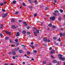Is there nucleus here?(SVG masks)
Returning a JSON list of instances; mask_svg holds the SVG:
<instances>
[{"instance_id": "nucleus-1", "label": "nucleus", "mask_w": 65, "mask_h": 65, "mask_svg": "<svg viewBox=\"0 0 65 65\" xmlns=\"http://www.w3.org/2000/svg\"><path fill=\"white\" fill-rule=\"evenodd\" d=\"M8 15V14L6 13H3L2 15V18H6L7 16V15Z\"/></svg>"}, {"instance_id": "nucleus-2", "label": "nucleus", "mask_w": 65, "mask_h": 65, "mask_svg": "<svg viewBox=\"0 0 65 65\" xmlns=\"http://www.w3.org/2000/svg\"><path fill=\"white\" fill-rule=\"evenodd\" d=\"M56 19V17L55 16H53V17H51L49 19L50 21H55V19Z\"/></svg>"}, {"instance_id": "nucleus-3", "label": "nucleus", "mask_w": 65, "mask_h": 65, "mask_svg": "<svg viewBox=\"0 0 65 65\" xmlns=\"http://www.w3.org/2000/svg\"><path fill=\"white\" fill-rule=\"evenodd\" d=\"M55 51L54 50H52L50 52L51 54H55Z\"/></svg>"}, {"instance_id": "nucleus-4", "label": "nucleus", "mask_w": 65, "mask_h": 65, "mask_svg": "<svg viewBox=\"0 0 65 65\" xmlns=\"http://www.w3.org/2000/svg\"><path fill=\"white\" fill-rule=\"evenodd\" d=\"M59 59H60V60H61L62 61H64L65 60V58L63 57H59Z\"/></svg>"}, {"instance_id": "nucleus-5", "label": "nucleus", "mask_w": 65, "mask_h": 65, "mask_svg": "<svg viewBox=\"0 0 65 65\" xmlns=\"http://www.w3.org/2000/svg\"><path fill=\"white\" fill-rule=\"evenodd\" d=\"M34 34L35 36H37V33L36 32H34Z\"/></svg>"}, {"instance_id": "nucleus-6", "label": "nucleus", "mask_w": 65, "mask_h": 65, "mask_svg": "<svg viewBox=\"0 0 65 65\" xmlns=\"http://www.w3.org/2000/svg\"><path fill=\"white\" fill-rule=\"evenodd\" d=\"M58 57H59V58H62V54H59L58 55Z\"/></svg>"}, {"instance_id": "nucleus-7", "label": "nucleus", "mask_w": 65, "mask_h": 65, "mask_svg": "<svg viewBox=\"0 0 65 65\" xmlns=\"http://www.w3.org/2000/svg\"><path fill=\"white\" fill-rule=\"evenodd\" d=\"M17 35H16V36H19V35H20V32H17Z\"/></svg>"}, {"instance_id": "nucleus-8", "label": "nucleus", "mask_w": 65, "mask_h": 65, "mask_svg": "<svg viewBox=\"0 0 65 65\" xmlns=\"http://www.w3.org/2000/svg\"><path fill=\"white\" fill-rule=\"evenodd\" d=\"M12 54H13V55H14V56H15L16 55V53H15V52H14V51H13L12 52Z\"/></svg>"}, {"instance_id": "nucleus-9", "label": "nucleus", "mask_w": 65, "mask_h": 65, "mask_svg": "<svg viewBox=\"0 0 65 65\" xmlns=\"http://www.w3.org/2000/svg\"><path fill=\"white\" fill-rule=\"evenodd\" d=\"M19 53H20V54H22V52H23V51L21 50H19Z\"/></svg>"}, {"instance_id": "nucleus-10", "label": "nucleus", "mask_w": 65, "mask_h": 65, "mask_svg": "<svg viewBox=\"0 0 65 65\" xmlns=\"http://www.w3.org/2000/svg\"><path fill=\"white\" fill-rule=\"evenodd\" d=\"M22 33H23V34H25L26 33V32L25 30H24L23 31Z\"/></svg>"}, {"instance_id": "nucleus-11", "label": "nucleus", "mask_w": 65, "mask_h": 65, "mask_svg": "<svg viewBox=\"0 0 65 65\" xmlns=\"http://www.w3.org/2000/svg\"><path fill=\"white\" fill-rule=\"evenodd\" d=\"M23 24L25 25V26H27V22H23Z\"/></svg>"}, {"instance_id": "nucleus-12", "label": "nucleus", "mask_w": 65, "mask_h": 65, "mask_svg": "<svg viewBox=\"0 0 65 65\" xmlns=\"http://www.w3.org/2000/svg\"><path fill=\"white\" fill-rule=\"evenodd\" d=\"M12 29H15L16 28V27L15 25H13L12 26Z\"/></svg>"}, {"instance_id": "nucleus-13", "label": "nucleus", "mask_w": 65, "mask_h": 65, "mask_svg": "<svg viewBox=\"0 0 65 65\" xmlns=\"http://www.w3.org/2000/svg\"><path fill=\"white\" fill-rule=\"evenodd\" d=\"M43 40L44 41H45V42H46L47 41V39L46 38H44L43 39Z\"/></svg>"}, {"instance_id": "nucleus-14", "label": "nucleus", "mask_w": 65, "mask_h": 65, "mask_svg": "<svg viewBox=\"0 0 65 65\" xmlns=\"http://www.w3.org/2000/svg\"><path fill=\"white\" fill-rule=\"evenodd\" d=\"M16 2H17V1H16L14 0L13 1V3L14 4H16Z\"/></svg>"}, {"instance_id": "nucleus-15", "label": "nucleus", "mask_w": 65, "mask_h": 65, "mask_svg": "<svg viewBox=\"0 0 65 65\" xmlns=\"http://www.w3.org/2000/svg\"><path fill=\"white\" fill-rule=\"evenodd\" d=\"M28 1L30 2V4H32V2L31 0H28Z\"/></svg>"}, {"instance_id": "nucleus-16", "label": "nucleus", "mask_w": 65, "mask_h": 65, "mask_svg": "<svg viewBox=\"0 0 65 65\" xmlns=\"http://www.w3.org/2000/svg\"><path fill=\"white\" fill-rule=\"evenodd\" d=\"M29 8L32 9V8H33V6H30L29 7Z\"/></svg>"}, {"instance_id": "nucleus-17", "label": "nucleus", "mask_w": 65, "mask_h": 65, "mask_svg": "<svg viewBox=\"0 0 65 65\" xmlns=\"http://www.w3.org/2000/svg\"><path fill=\"white\" fill-rule=\"evenodd\" d=\"M2 27H3V25L2 24H0V28L2 29Z\"/></svg>"}, {"instance_id": "nucleus-18", "label": "nucleus", "mask_w": 65, "mask_h": 65, "mask_svg": "<svg viewBox=\"0 0 65 65\" xmlns=\"http://www.w3.org/2000/svg\"><path fill=\"white\" fill-rule=\"evenodd\" d=\"M60 11L61 12V13H62V12H63V11H63L61 9H60Z\"/></svg>"}, {"instance_id": "nucleus-19", "label": "nucleus", "mask_w": 65, "mask_h": 65, "mask_svg": "<svg viewBox=\"0 0 65 65\" xmlns=\"http://www.w3.org/2000/svg\"><path fill=\"white\" fill-rule=\"evenodd\" d=\"M36 32L37 33L39 34V30H36Z\"/></svg>"}, {"instance_id": "nucleus-20", "label": "nucleus", "mask_w": 65, "mask_h": 65, "mask_svg": "<svg viewBox=\"0 0 65 65\" xmlns=\"http://www.w3.org/2000/svg\"><path fill=\"white\" fill-rule=\"evenodd\" d=\"M54 15H55V16H57V14L56 13H53Z\"/></svg>"}, {"instance_id": "nucleus-21", "label": "nucleus", "mask_w": 65, "mask_h": 65, "mask_svg": "<svg viewBox=\"0 0 65 65\" xmlns=\"http://www.w3.org/2000/svg\"><path fill=\"white\" fill-rule=\"evenodd\" d=\"M12 22L13 23H14V22H15V20L14 19H12Z\"/></svg>"}, {"instance_id": "nucleus-22", "label": "nucleus", "mask_w": 65, "mask_h": 65, "mask_svg": "<svg viewBox=\"0 0 65 65\" xmlns=\"http://www.w3.org/2000/svg\"><path fill=\"white\" fill-rule=\"evenodd\" d=\"M30 46L31 48H33V47H34V46L32 45H30Z\"/></svg>"}, {"instance_id": "nucleus-23", "label": "nucleus", "mask_w": 65, "mask_h": 65, "mask_svg": "<svg viewBox=\"0 0 65 65\" xmlns=\"http://www.w3.org/2000/svg\"><path fill=\"white\" fill-rule=\"evenodd\" d=\"M53 38L54 40H56V39H57V38H56V37H53Z\"/></svg>"}, {"instance_id": "nucleus-24", "label": "nucleus", "mask_w": 65, "mask_h": 65, "mask_svg": "<svg viewBox=\"0 0 65 65\" xmlns=\"http://www.w3.org/2000/svg\"><path fill=\"white\" fill-rule=\"evenodd\" d=\"M18 41H19V40L18 39H16L15 40V42H18Z\"/></svg>"}, {"instance_id": "nucleus-25", "label": "nucleus", "mask_w": 65, "mask_h": 65, "mask_svg": "<svg viewBox=\"0 0 65 65\" xmlns=\"http://www.w3.org/2000/svg\"><path fill=\"white\" fill-rule=\"evenodd\" d=\"M19 13V12L18 11H16L15 13V14H18Z\"/></svg>"}, {"instance_id": "nucleus-26", "label": "nucleus", "mask_w": 65, "mask_h": 65, "mask_svg": "<svg viewBox=\"0 0 65 65\" xmlns=\"http://www.w3.org/2000/svg\"><path fill=\"white\" fill-rule=\"evenodd\" d=\"M46 42H50V40L49 39L47 40Z\"/></svg>"}, {"instance_id": "nucleus-27", "label": "nucleus", "mask_w": 65, "mask_h": 65, "mask_svg": "<svg viewBox=\"0 0 65 65\" xmlns=\"http://www.w3.org/2000/svg\"><path fill=\"white\" fill-rule=\"evenodd\" d=\"M27 54L28 55H29V54H30V52H29L28 51H27Z\"/></svg>"}, {"instance_id": "nucleus-28", "label": "nucleus", "mask_w": 65, "mask_h": 65, "mask_svg": "<svg viewBox=\"0 0 65 65\" xmlns=\"http://www.w3.org/2000/svg\"><path fill=\"white\" fill-rule=\"evenodd\" d=\"M7 40L9 39V37H6L5 38Z\"/></svg>"}, {"instance_id": "nucleus-29", "label": "nucleus", "mask_w": 65, "mask_h": 65, "mask_svg": "<svg viewBox=\"0 0 65 65\" xmlns=\"http://www.w3.org/2000/svg\"><path fill=\"white\" fill-rule=\"evenodd\" d=\"M60 36H61V37H62V36H63V34H62V33H60Z\"/></svg>"}, {"instance_id": "nucleus-30", "label": "nucleus", "mask_w": 65, "mask_h": 65, "mask_svg": "<svg viewBox=\"0 0 65 65\" xmlns=\"http://www.w3.org/2000/svg\"><path fill=\"white\" fill-rule=\"evenodd\" d=\"M54 12L55 13H58V11L57 10H56L54 11Z\"/></svg>"}, {"instance_id": "nucleus-31", "label": "nucleus", "mask_w": 65, "mask_h": 65, "mask_svg": "<svg viewBox=\"0 0 65 65\" xmlns=\"http://www.w3.org/2000/svg\"><path fill=\"white\" fill-rule=\"evenodd\" d=\"M54 44H56V45H58V44H59V43H57L56 42H55Z\"/></svg>"}, {"instance_id": "nucleus-32", "label": "nucleus", "mask_w": 65, "mask_h": 65, "mask_svg": "<svg viewBox=\"0 0 65 65\" xmlns=\"http://www.w3.org/2000/svg\"><path fill=\"white\" fill-rule=\"evenodd\" d=\"M37 13H36L34 15V17H36V16H37Z\"/></svg>"}, {"instance_id": "nucleus-33", "label": "nucleus", "mask_w": 65, "mask_h": 65, "mask_svg": "<svg viewBox=\"0 0 65 65\" xmlns=\"http://www.w3.org/2000/svg\"><path fill=\"white\" fill-rule=\"evenodd\" d=\"M13 51H17V49L16 48H15L13 49Z\"/></svg>"}, {"instance_id": "nucleus-34", "label": "nucleus", "mask_w": 65, "mask_h": 65, "mask_svg": "<svg viewBox=\"0 0 65 65\" xmlns=\"http://www.w3.org/2000/svg\"><path fill=\"white\" fill-rule=\"evenodd\" d=\"M30 28V26H28L27 27V29H29Z\"/></svg>"}, {"instance_id": "nucleus-35", "label": "nucleus", "mask_w": 65, "mask_h": 65, "mask_svg": "<svg viewBox=\"0 0 65 65\" xmlns=\"http://www.w3.org/2000/svg\"><path fill=\"white\" fill-rule=\"evenodd\" d=\"M48 26H49V27H52V24H49Z\"/></svg>"}, {"instance_id": "nucleus-36", "label": "nucleus", "mask_w": 65, "mask_h": 65, "mask_svg": "<svg viewBox=\"0 0 65 65\" xmlns=\"http://www.w3.org/2000/svg\"><path fill=\"white\" fill-rule=\"evenodd\" d=\"M52 27H53V28H56V26H55L54 25H53V26H52Z\"/></svg>"}, {"instance_id": "nucleus-37", "label": "nucleus", "mask_w": 65, "mask_h": 65, "mask_svg": "<svg viewBox=\"0 0 65 65\" xmlns=\"http://www.w3.org/2000/svg\"><path fill=\"white\" fill-rule=\"evenodd\" d=\"M27 33L28 35H30V32L29 31H27Z\"/></svg>"}, {"instance_id": "nucleus-38", "label": "nucleus", "mask_w": 65, "mask_h": 65, "mask_svg": "<svg viewBox=\"0 0 65 65\" xmlns=\"http://www.w3.org/2000/svg\"><path fill=\"white\" fill-rule=\"evenodd\" d=\"M11 33V32H8V34L9 35V34H10Z\"/></svg>"}, {"instance_id": "nucleus-39", "label": "nucleus", "mask_w": 65, "mask_h": 65, "mask_svg": "<svg viewBox=\"0 0 65 65\" xmlns=\"http://www.w3.org/2000/svg\"><path fill=\"white\" fill-rule=\"evenodd\" d=\"M46 63V61H43V63L44 64H45Z\"/></svg>"}, {"instance_id": "nucleus-40", "label": "nucleus", "mask_w": 65, "mask_h": 65, "mask_svg": "<svg viewBox=\"0 0 65 65\" xmlns=\"http://www.w3.org/2000/svg\"><path fill=\"white\" fill-rule=\"evenodd\" d=\"M51 57L52 58H53V59H54V58H55V57H54V56H52V55H51Z\"/></svg>"}, {"instance_id": "nucleus-41", "label": "nucleus", "mask_w": 65, "mask_h": 65, "mask_svg": "<svg viewBox=\"0 0 65 65\" xmlns=\"http://www.w3.org/2000/svg\"><path fill=\"white\" fill-rule=\"evenodd\" d=\"M2 10L3 11V12H5L6 11L5 10V9H3Z\"/></svg>"}, {"instance_id": "nucleus-42", "label": "nucleus", "mask_w": 65, "mask_h": 65, "mask_svg": "<svg viewBox=\"0 0 65 65\" xmlns=\"http://www.w3.org/2000/svg\"><path fill=\"white\" fill-rule=\"evenodd\" d=\"M54 63H56L57 62V61L56 60H54L53 61Z\"/></svg>"}, {"instance_id": "nucleus-43", "label": "nucleus", "mask_w": 65, "mask_h": 65, "mask_svg": "<svg viewBox=\"0 0 65 65\" xmlns=\"http://www.w3.org/2000/svg\"><path fill=\"white\" fill-rule=\"evenodd\" d=\"M60 20H61V17L58 18V21H59V22H60Z\"/></svg>"}, {"instance_id": "nucleus-44", "label": "nucleus", "mask_w": 65, "mask_h": 65, "mask_svg": "<svg viewBox=\"0 0 65 65\" xmlns=\"http://www.w3.org/2000/svg\"><path fill=\"white\" fill-rule=\"evenodd\" d=\"M0 36L1 37H2L3 36V35H2V34H0Z\"/></svg>"}, {"instance_id": "nucleus-45", "label": "nucleus", "mask_w": 65, "mask_h": 65, "mask_svg": "<svg viewBox=\"0 0 65 65\" xmlns=\"http://www.w3.org/2000/svg\"><path fill=\"white\" fill-rule=\"evenodd\" d=\"M60 38H58V41H61V40H60Z\"/></svg>"}, {"instance_id": "nucleus-46", "label": "nucleus", "mask_w": 65, "mask_h": 65, "mask_svg": "<svg viewBox=\"0 0 65 65\" xmlns=\"http://www.w3.org/2000/svg\"><path fill=\"white\" fill-rule=\"evenodd\" d=\"M19 44L18 43H17L16 44L17 46H18Z\"/></svg>"}, {"instance_id": "nucleus-47", "label": "nucleus", "mask_w": 65, "mask_h": 65, "mask_svg": "<svg viewBox=\"0 0 65 65\" xmlns=\"http://www.w3.org/2000/svg\"><path fill=\"white\" fill-rule=\"evenodd\" d=\"M0 5H1V6H3V3H2V4H0Z\"/></svg>"}, {"instance_id": "nucleus-48", "label": "nucleus", "mask_w": 65, "mask_h": 65, "mask_svg": "<svg viewBox=\"0 0 65 65\" xmlns=\"http://www.w3.org/2000/svg\"><path fill=\"white\" fill-rule=\"evenodd\" d=\"M18 29L19 32H21V30L19 28H18Z\"/></svg>"}, {"instance_id": "nucleus-49", "label": "nucleus", "mask_w": 65, "mask_h": 65, "mask_svg": "<svg viewBox=\"0 0 65 65\" xmlns=\"http://www.w3.org/2000/svg\"><path fill=\"white\" fill-rule=\"evenodd\" d=\"M23 5H24V6H26V4H25V3H23Z\"/></svg>"}, {"instance_id": "nucleus-50", "label": "nucleus", "mask_w": 65, "mask_h": 65, "mask_svg": "<svg viewBox=\"0 0 65 65\" xmlns=\"http://www.w3.org/2000/svg\"><path fill=\"white\" fill-rule=\"evenodd\" d=\"M13 59H15V56L13 57Z\"/></svg>"}, {"instance_id": "nucleus-51", "label": "nucleus", "mask_w": 65, "mask_h": 65, "mask_svg": "<svg viewBox=\"0 0 65 65\" xmlns=\"http://www.w3.org/2000/svg\"><path fill=\"white\" fill-rule=\"evenodd\" d=\"M35 2H36V4H37V2H36V0H35L34 1Z\"/></svg>"}, {"instance_id": "nucleus-52", "label": "nucleus", "mask_w": 65, "mask_h": 65, "mask_svg": "<svg viewBox=\"0 0 65 65\" xmlns=\"http://www.w3.org/2000/svg\"><path fill=\"white\" fill-rule=\"evenodd\" d=\"M5 33L6 34L8 33V31H5Z\"/></svg>"}, {"instance_id": "nucleus-53", "label": "nucleus", "mask_w": 65, "mask_h": 65, "mask_svg": "<svg viewBox=\"0 0 65 65\" xmlns=\"http://www.w3.org/2000/svg\"><path fill=\"white\" fill-rule=\"evenodd\" d=\"M34 52L35 53H37V51L35 50L34 51Z\"/></svg>"}, {"instance_id": "nucleus-54", "label": "nucleus", "mask_w": 65, "mask_h": 65, "mask_svg": "<svg viewBox=\"0 0 65 65\" xmlns=\"http://www.w3.org/2000/svg\"><path fill=\"white\" fill-rule=\"evenodd\" d=\"M10 43H12V41L10 40Z\"/></svg>"}, {"instance_id": "nucleus-55", "label": "nucleus", "mask_w": 65, "mask_h": 65, "mask_svg": "<svg viewBox=\"0 0 65 65\" xmlns=\"http://www.w3.org/2000/svg\"><path fill=\"white\" fill-rule=\"evenodd\" d=\"M19 23H21V22H22V20H19Z\"/></svg>"}, {"instance_id": "nucleus-56", "label": "nucleus", "mask_w": 65, "mask_h": 65, "mask_svg": "<svg viewBox=\"0 0 65 65\" xmlns=\"http://www.w3.org/2000/svg\"><path fill=\"white\" fill-rule=\"evenodd\" d=\"M60 29L61 30H62V31H63V29L62 28H61Z\"/></svg>"}, {"instance_id": "nucleus-57", "label": "nucleus", "mask_w": 65, "mask_h": 65, "mask_svg": "<svg viewBox=\"0 0 65 65\" xmlns=\"http://www.w3.org/2000/svg\"><path fill=\"white\" fill-rule=\"evenodd\" d=\"M33 28H34V29L35 30H36V29H37L36 28H35V27H33Z\"/></svg>"}, {"instance_id": "nucleus-58", "label": "nucleus", "mask_w": 65, "mask_h": 65, "mask_svg": "<svg viewBox=\"0 0 65 65\" xmlns=\"http://www.w3.org/2000/svg\"><path fill=\"white\" fill-rule=\"evenodd\" d=\"M45 10H47V7H46L45 8Z\"/></svg>"}, {"instance_id": "nucleus-59", "label": "nucleus", "mask_w": 65, "mask_h": 65, "mask_svg": "<svg viewBox=\"0 0 65 65\" xmlns=\"http://www.w3.org/2000/svg\"><path fill=\"white\" fill-rule=\"evenodd\" d=\"M33 42H31V45H33Z\"/></svg>"}, {"instance_id": "nucleus-60", "label": "nucleus", "mask_w": 65, "mask_h": 65, "mask_svg": "<svg viewBox=\"0 0 65 65\" xmlns=\"http://www.w3.org/2000/svg\"><path fill=\"white\" fill-rule=\"evenodd\" d=\"M42 38L41 37H39V39H41Z\"/></svg>"}, {"instance_id": "nucleus-61", "label": "nucleus", "mask_w": 65, "mask_h": 65, "mask_svg": "<svg viewBox=\"0 0 65 65\" xmlns=\"http://www.w3.org/2000/svg\"><path fill=\"white\" fill-rule=\"evenodd\" d=\"M64 35H65V33L62 34V36H64Z\"/></svg>"}, {"instance_id": "nucleus-62", "label": "nucleus", "mask_w": 65, "mask_h": 65, "mask_svg": "<svg viewBox=\"0 0 65 65\" xmlns=\"http://www.w3.org/2000/svg\"><path fill=\"white\" fill-rule=\"evenodd\" d=\"M52 47H50V48H49V50H52Z\"/></svg>"}, {"instance_id": "nucleus-63", "label": "nucleus", "mask_w": 65, "mask_h": 65, "mask_svg": "<svg viewBox=\"0 0 65 65\" xmlns=\"http://www.w3.org/2000/svg\"><path fill=\"white\" fill-rule=\"evenodd\" d=\"M4 65H8V64L7 63H5Z\"/></svg>"}, {"instance_id": "nucleus-64", "label": "nucleus", "mask_w": 65, "mask_h": 65, "mask_svg": "<svg viewBox=\"0 0 65 65\" xmlns=\"http://www.w3.org/2000/svg\"><path fill=\"white\" fill-rule=\"evenodd\" d=\"M9 65H14V64L13 63H11V64H10Z\"/></svg>"}]
</instances>
